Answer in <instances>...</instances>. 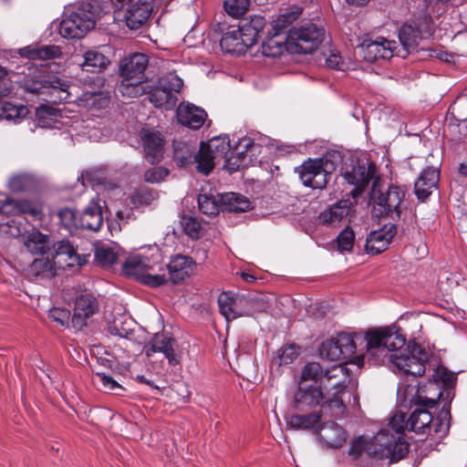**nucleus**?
<instances>
[{"label":"nucleus","mask_w":467,"mask_h":467,"mask_svg":"<svg viewBox=\"0 0 467 467\" xmlns=\"http://www.w3.org/2000/svg\"><path fill=\"white\" fill-rule=\"evenodd\" d=\"M366 352L365 358H374L376 362L388 358L394 371L413 378L421 377L425 373V364L430 354L425 348L414 342H409L395 327H379L369 329L362 335Z\"/></svg>","instance_id":"f257e3e1"},{"label":"nucleus","mask_w":467,"mask_h":467,"mask_svg":"<svg viewBox=\"0 0 467 467\" xmlns=\"http://www.w3.org/2000/svg\"><path fill=\"white\" fill-rule=\"evenodd\" d=\"M307 381H313L314 385L321 386L325 389L334 390L335 398L328 397L326 403L333 415L344 414L343 396L346 394L345 389L349 382L348 369L344 364L332 366L324 371L319 363L309 362L303 368L299 383L306 384Z\"/></svg>","instance_id":"f03ea898"},{"label":"nucleus","mask_w":467,"mask_h":467,"mask_svg":"<svg viewBox=\"0 0 467 467\" xmlns=\"http://www.w3.org/2000/svg\"><path fill=\"white\" fill-rule=\"evenodd\" d=\"M235 150H232L229 138L219 136L208 142H202L196 159V169L203 175H208L215 166V161L223 160L233 167Z\"/></svg>","instance_id":"7ed1b4c3"},{"label":"nucleus","mask_w":467,"mask_h":467,"mask_svg":"<svg viewBox=\"0 0 467 467\" xmlns=\"http://www.w3.org/2000/svg\"><path fill=\"white\" fill-rule=\"evenodd\" d=\"M366 452L378 459H389L390 462H396L404 458L409 451V444L404 438L394 439L389 429H382L366 443Z\"/></svg>","instance_id":"20e7f679"},{"label":"nucleus","mask_w":467,"mask_h":467,"mask_svg":"<svg viewBox=\"0 0 467 467\" xmlns=\"http://www.w3.org/2000/svg\"><path fill=\"white\" fill-rule=\"evenodd\" d=\"M362 343L361 334L339 333L336 337L324 341L320 347V356L329 360H362V353L358 355V344Z\"/></svg>","instance_id":"39448f33"},{"label":"nucleus","mask_w":467,"mask_h":467,"mask_svg":"<svg viewBox=\"0 0 467 467\" xmlns=\"http://www.w3.org/2000/svg\"><path fill=\"white\" fill-rule=\"evenodd\" d=\"M21 87L33 94H48L51 102H67L70 99L69 82L67 79L53 77L48 80L42 79L41 73L33 77L26 76L21 81Z\"/></svg>","instance_id":"423d86ee"},{"label":"nucleus","mask_w":467,"mask_h":467,"mask_svg":"<svg viewBox=\"0 0 467 467\" xmlns=\"http://www.w3.org/2000/svg\"><path fill=\"white\" fill-rule=\"evenodd\" d=\"M288 52L292 54H309L323 42L325 29L313 23L294 26L288 31Z\"/></svg>","instance_id":"0eeeda50"},{"label":"nucleus","mask_w":467,"mask_h":467,"mask_svg":"<svg viewBox=\"0 0 467 467\" xmlns=\"http://www.w3.org/2000/svg\"><path fill=\"white\" fill-rule=\"evenodd\" d=\"M405 197V191L399 186H389L388 190L378 189V182H374L370 198L373 202V213L377 216H387L393 220L400 217V204Z\"/></svg>","instance_id":"6e6552de"},{"label":"nucleus","mask_w":467,"mask_h":467,"mask_svg":"<svg viewBox=\"0 0 467 467\" xmlns=\"http://www.w3.org/2000/svg\"><path fill=\"white\" fill-rule=\"evenodd\" d=\"M86 8L71 13L61 21L59 26L61 36L69 39L81 38L94 28L96 18L100 16L95 14L94 9L90 7V3L86 5Z\"/></svg>","instance_id":"1a4fd4ad"},{"label":"nucleus","mask_w":467,"mask_h":467,"mask_svg":"<svg viewBox=\"0 0 467 467\" xmlns=\"http://www.w3.org/2000/svg\"><path fill=\"white\" fill-rule=\"evenodd\" d=\"M331 166L327 159L308 160L297 168V172L305 186L324 189L330 177Z\"/></svg>","instance_id":"9d476101"},{"label":"nucleus","mask_w":467,"mask_h":467,"mask_svg":"<svg viewBox=\"0 0 467 467\" xmlns=\"http://www.w3.org/2000/svg\"><path fill=\"white\" fill-rule=\"evenodd\" d=\"M431 31V19L425 16L421 22L413 21L401 26L399 33L400 43L406 52H410L417 47L419 41L425 36H430Z\"/></svg>","instance_id":"9b49d317"},{"label":"nucleus","mask_w":467,"mask_h":467,"mask_svg":"<svg viewBox=\"0 0 467 467\" xmlns=\"http://www.w3.org/2000/svg\"><path fill=\"white\" fill-rule=\"evenodd\" d=\"M323 389L321 386L316 385H307L299 383V388L296 393L295 394L294 399V407L297 410H306L309 408L317 406L320 401L323 400L322 408L329 407L326 403V400L329 398H335L334 390L327 391L325 394L323 392Z\"/></svg>","instance_id":"f8f14e48"},{"label":"nucleus","mask_w":467,"mask_h":467,"mask_svg":"<svg viewBox=\"0 0 467 467\" xmlns=\"http://www.w3.org/2000/svg\"><path fill=\"white\" fill-rule=\"evenodd\" d=\"M440 396L441 392L433 398H422L420 396L415 398V404L420 407L415 409L408 420L407 426H409L410 431L425 434L431 429L433 418L427 408L434 407Z\"/></svg>","instance_id":"ddd939ff"},{"label":"nucleus","mask_w":467,"mask_h":467,"mask_svg":"<svg viewBox=\"0 0 467 467\" xmlns=\"http://www.w3.org/2000/svg\"><path fill=\"white\" fill-rule=\"evenodd\" d=\"M397 47L396 41L378 36L374 40H365L360 46V52L366 61L374 62L379 59L387 60L391 58Z\"/></svg>","instance_id":"4468645a"},{"label":"nucleus","mask_w":467,"mask_h":467,"mask_svg":"<svg viewBox=\"0 0 467 467\" xmlns=\"http://www.w3.org/2000/svg\"><path fill=\"white\" fill-rule=\"evenodd\" d=\"M316 433L323 449H339L348 438L347 431L333 420L322 423Z\"/></svg>","instance_id":"2eb2a0df"},{"label":"nucleus","mask_w":467,"mask_h":467,"mask_svg":"<svg viewBox=\"0 0 467 467\" xmlns=\"http://www.w3.org/2000/svg\"><path fill=\"white\" fill-rule=\"evenodd\" d=\"M149 66V57L143 53H133L124 57L119 65L121 78H129L132 81L146 82V69Z\"/></svg>","instance_id":"dca6fc26"},{"label":"nucleus","mask_w":467,"mask_h":467,"mask_svg":"<svg viewBox=\"0 0 467 467\" xmlns=\"http://www.w3.org/2000/svg\"><path fill=\"white\" fill-rule=\"evenodd\" d=\"M375 168L372 163H360L359 161L346 168L343 177L348 183L355 186V189L351 191L354 196L360 194L367 187L374 175Z\"/></svg>","instance_id":"f3484780"},{"label":"nucleus","mask_w":467,"mask_h":467,"mask_svg":"<svg viewBox=\"0 0 467 467\" xmlns=\"http://www.w3.org/2000/svg\"><path fill=\"white\" fill-rule=\"evenodd\" d=\"M234 150L233 167L230 168L233 171L259 162L258 156L262 151V146L249 138H243L239 140L238 145L234 147Z\"/></svg>","instance_id":"a211bd4d"},{"label":"nucleus","mask_w":467,"mask_h":467,"mask_svg":"<svg viewBox=\"0 0 467 467\" xmlns=\"http://www.w3.org/2000/svg\"><path fill=\"white\" fill-rule=\"evenodd\" d=\"M397 234V227L393 223L383 225L380 229L370 232L367 236L365 250L370 254H379L385 251Z\"/></svg>","instance_id":"6ab92c4d"},{"label":"nucleus","mask_w":467,"mask_h":467,"mask_svg":"<svg viewBox=\"0 0 467 467\" xmlns=\"http://www.w3.org/2000/svg\"><path fill=\"white\" fill-rule=\"evenodd\" d=\"M156 0H138L131 8L126 9L117 20L123 21L130 29L140 28L150 17Z\"/></svg>","instance_id":"aec40b11"},{"label":"nucleus","mask_w":467,"mask_h":467,"mask_svg":"<svg viewBox=\"0 0 467 467\" xmlns=\"http://www.w3.org/2000/svg\"><path fill=\"white\" fill-rule=\"evenodd\" d=\"M89 254L79 253L67 240L57 244L56 258L61 267H80L88 263Z\"/></svg>","instance_id":"412c9836"},{"label":"nucleus","mask_w":467,"mask_h":467,"mask_svg":"<svg viewBox=\"0 0 467 467\" xmlns=\"http://www.w3.org/2000/svg\"><path fill=\"white\" fill-rule=\"evenodd\" d=\"M145 159L150 163L160 162L164 152V139L156 130L142 129L140 131Z\"/></svg>","instance_id":"4be33fe9"},{"label":"nucleus","mask_w":467,"mask_h":467,"mask_svg":"<svg viewBox=\"0 0 467 467\" xmlns=\"http://www.w3.org/2000/svg\"><path fill=\"white\" fill-rule=\"evenodd\" d=\"M175 344L176 341L174 338L167 337L164 334L157 333L144 347V352L149 358L157 352H161L168 359L170 365L175 366L180 362L175 353Z\"/></svg>","instance_id":"5701e85b"},{"label":"nucleus","mask_w":467,"mask_h":467,"mask_svg":"<svg viewBox=\"0 0 467 467\" xmlns=\"http://www.w3.org/2000/svg\"><path fill=\"white\" fill-rule=\"evenodd\" d=\"M0 213L11 216L19 214H30L35 218H40L42 214L41 205L28 200L17 201L12 198L0 199Z\"/></svg>","instance_id":"b1692460"},{"label":"nucleus","mask_w":467,"mask_h":467,"mask_svg":"<svg viewBox=\"0 0 467 467\" xmlns=\"http://www.w3.org/2000/svg\"><path fill=\"white\" fill-rule=\"evenodd\" d=\"M176 116L182 125L192 130L200 129L207 118L204 109L189 102H182L178 106Z\"/></svg>","instance_id":"393cba45"},{"label":"nucleus","mask_w":467,"mask_h":467,"mask_svg":"<svg viewBox=\"0 0 467 467\" xmlns=\"http://www.w3.org/2000/svg\"><path fill=\"white\" fill-rule=\"evenodd\" d=\"M440 171L437 168H425L415 182L414 190L418 199L424 201L438 186Z\"/></svg>","instance_id":"a878e982"},{"label":"nucleus","mask_w":467,"mask_h":467,"mask_svg":"<svg viewBox=\"0 0 467 467\" xmlns=\"http://www.w3.org/2000/svg\"><path fill=\"white\" fill-rule=\"evenodd\" d=\"M78 228L99 231L103 223L102 206L99 200H91L84 211L78 214Z\"/></svg>","instance_id":"bb28decb"},{"label":"nucleus","mask_w":467,"mask_h":467,"mask_svg":"<svg viewBox=\"0 0 467 467\" xmlns=\"http://www.w3.org/2000/svg\"><path fill=\"white\" fill-rule=\"evenodd\" d=\"M98 309V302L92 296L83 295L78 297L72 317L74 327L81 328L86 326V319L96 313Z\"/></svg>","instance_id":"cd10ccee"},{"label":"nucleus","mask_w":467,"mask_h":467,"mask_svg":"<svg viewBox=\"0 0 467 467\" xmlns=\"http://www.w3.org/2000/svg\"><path fill=\"white\" fill-rule=\"evenodd\" d=\"M243 301V299L234 296L229 292H223L219 295L217 300L219 311L228 321L241 317H249L251 316L250 312L239 309Z\"/></svg>","instance_id":"c85d7f7f"},{"label":"nucleus","mask_w":467,"mask_h":467,"mask_svg":"<svg viewBox=\"0 0 467 467\" xmlns=\"http://www.w3.org/2000/svg\"><path fill=\"white\" fill-rule=\"evenodd\" d=\"M265 26V19L261 16H254L241 21L238 29L243 35L245 46L252 47L258 42Z\"/></svg>","instance_id":"c756f323"},{"label":"nucleus","mask_w":467,"mask_h":467,"mask_svg":"<svg viewBox=\"0 0 467 467\" xmlns=\"http://www.w3.org/2000/svg\"><path fill=\"white\" fill-rule=\"evenodd\" d=\"M20 57L29 60H47L61 57L62 52L56 45H29L18 49Z\"/></svg>","instance_id":"7c9ffc66"},{"label":"nucleus","mask_w":467,"mask_h":467,"mask_svg":"<svg viewBox=\"0 0 467 467\" xmlns=\"http://www.w3.org/2000/svg\"><path fill=\"white\" fill-rule=\"evenodd\" d=\"M194 262L190 256L177 254L173 256L167 265L171 281L180 283L190 275Z\"/></svg>","instance_id":"2f4dec72"},{"label":"nucleus","mask_w":467,"mask_h":467,"mask_svg":"<svg viewBox=\"0 0 467 467\" xmlns=\"http://www.w3.org/2000/svg\"><path fill=\"white\" fill-rule=\"evenodd\" d=\"M24 244L31 254L43 255L50 250L52 241L49 235L33 230L26 236Z\"/></svg>","instance_id":"473e14b6"},{"label":"nucleus","mask_w":467,"mask_h":467,"mask_svg":"<svg viewBox=\"0 0 467 467\" xmlns=\"http://www.w3.org/2000/svg\"><path fill=\"white\" fill-rule=\"evenodd\" d=\"M349 200H341L332 205L328 210L319 215V221L323 224L335 225L346 218L350 211Z\"/></svg>","instance_id":"72a5a7b5"},{"label":"nucleus","mask_w":467,"mask_h":467,"mask_svg":"<svg viewBox=\"0 0 467 467\" xmlns=\"http://www.w3.org/2000/svg\"><path fill=\"white\" fill-rule=\"evenodd\" d=\"M109 64V59L98 49H88L83 54V61L78 65L88 72L100 71Z\"/></svg>","instance_id":"f704fd0d"},{"label":"nucleus","mask_w":467,"mask_h":467,"mask_svg":"<svg viewBox=\"0 0 467 467\" xmlns=\"http://www.w3.org/2000/svg\"><path fill=\"white\" fill-rule=\"evenodd\" d=\"M285 51L288 52V35L285 36L274 33L262 44V54L265 57H279Z\"/></svg>","instance_id":"c9c22d12"},{"label":"nucleus","mask_w":467,"mask_h":467,"mask_svg":"<svg viewBox=\"0 0 467 467\" xmlns=\"http://www.w3.org/2000/svg\"><path fill=\"white\" fill-rule=\"evenodd\" d=\"M220 46L224 52L236 54H241L250 47L243 42V35L238 28L224 33L220 40Z\"/></svg>","instance_id":"e433bc0d"},{"label":"nucleus","mask_w":467,"mask_h":467,"mask_svg":"<svg viewBox=\"0 0 467 467\" xmlns=\"http://www.w3.org/2000/svg\"><path fill=\"white\" fill-rule=\"evenodd\" d=\"M221 206L229 213H244L251 209L250 201L238 193L228 192L220 197Z\"/></svg>","instance_id":"4c0bfd02"},{"label":"nucleus","mask_w":467,"mask_h":467,"mask_svg":"<svg viewBox=\"0 0 467 467\" xmlns=\"http://www.w3.org/2000/svg\"><path fill=\"white\" fill-rule=\"evenodd\" d=\"M149 99L156 108L164 109H172L178 101L176 95L162 88L159 84L149 93Z\"/></svg>","instance_id":"58836bf2"},{"label":"nucleus","mask_w":467,"mask_h":467,"mask_svg":"<svg viewBox=\"0 0 467 467\" xmlns=\"http://www.w3.org/2000/svg\"><path fill=\"white\" fill-rule=\"evenodd\" d=\"M150 268V266L148 258L140 255L128 258L123 265V272L125 275L128 276H133L139 280Z\"/></svg>","instance_id":"ea45409f"},{"label":"nucleus","mask_w":467,"mask_h":467,"mask_svg":"<svg viewBox=\"0 0 467 467\" xmlns=\"http://www.w3.org/2000/svg\"><path fill=\"white\" fill-rule=\"evenodd\" d=\"M320 414H293L286 419L288 426L295 430H309L316 427L320 421Z\"/></svg>","instance_id":"a19ab883"},{"label":"nucleus","mask_w":467,"mask_h":467,"mask_svg":"<svg viewBox=\"0 0 467 467\" xmlns=\"http://www.w3.org/2000/svg\"><path fill=\"white\" fill-rule=\"evenodd\" d=\"M30 277H52L54 275L52 263L47 258L35 259L27 268Z\"/></svg>","instance_id":"79ce46f5"},{"label":"nucleus","mask_w":467,"mask_h":467,"mask_svg":"<svg viewBox=\"0 0 467 467\" xmlns=\"http://www.w3.org/2000/svg\"><path fill=\"white\" fill-rule=\"evenodd\" d=\"M300 354V348L296 344L285 345L279 348L273 358V362L278 366L292 363Z\"/></svg>","instance_id":"37998d69"},{"label":"nucleus","mask_w":467,"mask_h":467,"mask_svg":"<svg viewBox=\"0 0 467 467\" xmlns=\"http://www.w3.org/2000/svg\"><path fill=\"white\" fill-rule=\"evenodd\" d=\"M35 178L27 173H20L12 176L8 182V187L13 192H22L34 188Z\"/></svg>","instance_id":"c03bdc74"},{"label":"nucleus","mask_w":467,"mask_h":467,"mask_svg":"<svg viewBox=\"0 0 467 467\" xmlns=\"http://www.w3.org/2000/svg\"><path fill=\"white\" fill-rule=\"evenodd\" d=\"M121 81L118 86L119 92L127 98H138L145 93L143 84L145 82L132 81L129 78H121Z\"/></svg>","instance_id":"a18cd8bd"},{"label":"nucleus","mask_w":467,"mask_h":467,"mask_svg":"<svg viewBox=\"0 0 467 467\" xmlns=\"http://www.w3.org/2000/svg\"><path fill=\"white\" fill-rule=\"evenodd\" d=\"M300 13V9L296 8L280 14L276 19L272 22V29L274 33L283 36V31L298 18Z\"/></svg>","instance_id":"49530a36"},{"label":"nucleus","mask_w":467,"mask_h":467,"mask_svg":"<svg viewBox=\"0 0 467 467\" xmlns=\"http://www.w3.org/2000/svg\"><path fill=\"white\" fill-rule=\"evenodd\" d=\"M83 105L91 109H100L107 108L109 104V97L102 92L82 94L80 99Z\"/></svg>","instance_id":"de8ad7c7"},{"label":"nucleus","mask_w":467,"mask_h":467,"mask_svg":"<svg viewBox=\"0 0 467 467\" xmlns=\"http://www.w3.org/2000/svg\"><path fill=\"white\" fill-rule=\"evenodd\" d=\"M194 150L187 144L183 143L175 147L174 160L178 166L188 167L190 164L196 162Z\"/></svg>","instance_id":"09e8293b"},{"label":"nucleus","mask_w":467,"mask_h":467,"mask_svg":"<svg viewBox=\"0 0 467 467\" xmlns=\"http://www.w3.org/2000/svg\"><path fill=\"white\" fill-rule=\"evenodd\" d=\"M180 224L190 238L199 239L201 237L202 225L196 217L183 215L180 220Z\"/></svg>","instance_id":"8fccbe9b"},{"label":"nucleus","mask_w":467,"mask_h":467,"mask_svg":"<svg viewBox=\"0 0 467 467\" xmlns=\"http://www.w3.org/2000/svg\"><path fill=\"white\" fill-rule=\"evenodd\" d=\"M0 109L2 110V118L7 120H17L26 117L28 109L24 105H16L11 102H4Z\"/></svg>","instance_id":"3c124183"},{"label":"nucleus","mask_w":467,"mask_h":467,"mask_svg":"<svg viewBox=\"0 0 467 467\" xmlns=\"http://www.w3.org/2000/svg\"><path fill=\"white\" fill-rule=\"evenodd\" d=\"M60 224L69 233L78 229V214L71 208H63L57 213Z\"/></svg>","instance_id":"603ef678"},{"label":"nucleus","mask_w":467,"mask_h":467,"mask_svg":"<svg viewBox=\"0 0 467 467\" xmlns=\"http://www.w3.org/2000/svg\"><path fill=\"white\" fill-rule=\"evenodd\" d=\"M198 205L201 213L203 214L213 216L219 213V203L213 194L200 193Z\"/></svg>","instance_id":"864d4df0"},{"label":"nucleus","mask_w":467,"mask_h":467,"mask_svg":"<svg viewBox=\"0 0 467 467\" xmlns=\"http://www.w3.org/2000/svg\"><path fill=\"white\" fill-rule=\"evenodd\" d=\"M158 84L161 85L162 88L170 91V93L177 96L183 86V81L176 74L170 72L160 78Z\"/></svg>","instance_id":"5fc2aeb1"},{"label":"nucleus","mask_w":467,"mask_h":467,"mask_svg":"<svg viewBox=\"0 0 467 467\" xmlns=\"http://www.w3.org/2000/svg\"><path fill=\"white\" fill-rule=\"evenodd\" d=\"M249 0H224V9L233 17L242 16L248 9Z\"/></svg>","instance_id":"6e6d98bb"},{"label":"nucleus","mask_w":467,"mask_h":467,"mask_svg":"<svg viewBox=\"0 0 467 467\" xmlns=\"http://www.w3.org/2000/svg\"><path fill=\"white\" fill-rule=\"evenodd\" d=\"M0 232L9 237H18L24 232V224L17 219H10L5 223H0Z\"/></svg>","instance_id":"4d7b16f0"},{"label":"nucleus","mask_w":467,"mask_h":467,"mask_svg":"<svg viewBox=\"0 0 467 467\" xmlns=\"http://www.w3.org/2000/svg\"><path fill=\"white\" fill-rule=\"evenodd\" d=\"M406 417L402 412L394 414L390 420L389 426L390 428L389 431L393 434L394 439H400V437L403 438L402 434L406 426Z\"/></svg>","instance_id":"13d9d810"},{"label":"nucleus","mask_w":467,"mask_h":467,"mask_svg":"<svg viewBox=\"0 0 467 467\" xmlns=\"http://www.w3.org/2000/svg\"><path fill=\"white\" fill-rule=\"evenodd\" d=\"M95 256L103 265H109L116 263L118 255L113 248L102 245L96 249Z\"/></svg>","instance_id":"bf43d9fd"},{"label":"nucleus","mask_w":467,"mask_h":467,"mask_svg":"<svg viewBox=\"0 0 467 467\" xmlns=\"http://www.w3.org/2000/svg\"><path fill=\"white\" fill-rule=\"evenodd\" d=\"M355 241L354 232L347 227L337 236V243L340 251H351Z\"/></svg>","instance_id":"052dcab7"},{"label":"nucleus","mask_w":467,"mask_h":467,"mask_svg":"<svg viewBox=\"0 0 467 467\" xmlns=\"http://www.w3.org/2000/svg\"><path fill=\"white\" fill-rule=\"evenodd\" d=\"M169 174V171L163 167H153L144 173V180L147 182L158 183L163 181Z\"/></svg>","instance_id":"680f3d73"},{"label":"nucleus","mask_w":467,"mask_h":467,"mask_svg":"<svg viewBox=\"0 0 467 467\" xmlns=\"http://www.w3.org/2000/svg\"><path fill=\"white\" fill-rule=\"evenodd\" d=\"M326 66L332 69L345 70L347 65L337 50H329V53L326 55L325 58Z\"/></svg>","instance_id":"e2e57ef3"},{"label":"nucleus","mask_w":467,"mask_h":467,"mask_svg":"<svg viewBox=\"0 0 467 467\" xmlns=\"http://www.w3.org/2000/svg\"><path fill=\"white\" fill-rule=\"evenodd\" d=\"M95 382L100 383L105 391H116L122 389V387L112 379V377L104 373H97L94 379Z\"/></svg>","instance_id":"0e129e2a"},{"label":"nucleus","mask_w":467,"mask_h":467,"mask_svg":"<svg viewBox=\"0 0 467 467\" xmlns=\"http://www.w3.org/2000/svg\"><path fill=\"white\" fill-rule=\"evenodd\" d=\"M49 318L60 326H65L70 318V312L66 308L53 307L49 310Z\"/></svg>","instance_id":"69168bd1"},{"label":"nucleus","mask_w":467,"mask_h":467,"mask_svg":"<svg viewBox=\"0 0 467 467\" xmlns=\"http://www.w3.org/2000/svg\"><path fill=\"white\" fill-rule=\"evenodd\" d=\"M140 281L150 287H158L165 284L166 279L164 275H151L149 274L148 271L145 273V275H142V277L140 279Z\"/></svg>","instance_id":"338daca9"},{"label":"nucleus","mask_w":467,"mask_h":467,"mask_svg":"<svg viewBox=\"0 0 467 467\" xmlns=\"http://www.w3.org/2000/svg\"><path fill=\"white\" fill-rule=\"evenodd\" d=\"M435 380H441L445 385L452 384L456 379L455 376L446 371L443 368H438L434 374Z\"/></svg>","instance_id":"774afa93"}]
</instances>
